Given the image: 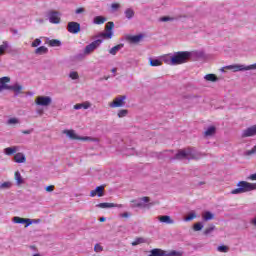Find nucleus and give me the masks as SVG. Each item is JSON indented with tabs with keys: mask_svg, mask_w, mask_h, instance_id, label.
Here are the masks:
<instances>
[{
	"mask_svg": "<svg viewBox=\"0 0 256 256\" xmlns=\"http://www.w3.org/2000/svg\"><path fill=\"white\" fill-rule=\"evenodd\" d=\"M201 55H203V53L198 51L175 52L174 54L163 56L162 61H164L166 65H183V63H187L191 57H201Z\"/></svg>",
	"mask_w": 256,
	"mask_h": 256,
	"instance_id": "f257e3e1",
	"label": "nucleus"
},
{
	"mask_svg": "<svg viewBox=\"0 0 256 256\" xmlns=\"http://www.w3.org/2000/svg\"><path fill=\"white\" fill-rule=\"evenodd\" d=\"M250 191H256V184L240 181L237 183V188L231 191V195H243V193H250Z\"/></svg>",
	"mask_w": 256,
	"mask_h": 256,
	"instance_id": "f03ea898",
	"label": "nucleus"
},
{
	"mask_svg": "<svg viewBox=\"0 0 256 256\" xmlns=\"http://www.w3.org/2000/svg\"><path fill=\"white\" fill-rule=\"evenodd\" d=\"M174 159L183 161V159H201V155L193 148H188L185 150H179L175 155Z\"/></svg>",
	"mask_w": 256,
	"mask_h": 256,
	"instance_id": "7ed1b4c3",
	"label": "nucleus"
},
{
	"mask_svg": "<svg viewBox=\"0 0 256 256\" xmlns=\"http://www.w3.org/2000/svg\"><path fill=\"white\" fill-rule=\"evenodd\" d=\"M62 133L74 141H92L93 143H99V138H93L89 136L81 137L75 133V130H63Z\"/></svg>",
	"mask_w": 256,
	"mask_h": 256,
	"instance_id": "20e7f679",
	"label": "nucleus"
},
{
	"mask_svg": "<svg viewBox=\"0 0 256 256\" xmlns=\"http://www.w3.org/2000/svg\"><path fill=\"white\" fill-rule=\"evenodd\" d=\"M225 69H229L230 71H233V73H237L239 71H253L256 69V63L249 66L244 64H232L225 66Z\"/></svg>",
	"mask_w": 256,
	"mask_h": 256,
	"instance_id": "39448f33",
	"label": "nucleus"
},
{
	"mask_svg": "<svg viewBox=\"0 0 256 256\" xmlns=\"http://www.w3.org/2000/svg\"><path fill=\"white\" fill-rule=\"evenodd\" d=\"M149 201L150 199L147 196L139 198L137 200H132V207H138L139 209H147L151 207V205H153V204H147L149 203Z\"/></svg>",
	"mask_w": 256,
	"mask_h": 256,
	"instance_id": "423d86ee",
	"label": "nucleus"
},
{
	"mask_svg": "<svg viewBox=\"0 0 256 256\" xmlns=\"http://www.w3.org/2000/svg\"><path fill=\"white\" fill-rule=\"evenodd\" d=\"M53 103L51 96H38L35 99V105L38 107H49Z\"/></svg>",
	"mask_w": 256,
	"mask_h": 256,
	"instance_id": "0eeeda50",
	"label": "nucleus"
},
{
	"mask_svg": "<svg viewBox=\"0 0 256 256\" xmlns=\"http://www.w3.org/2000/svg\"><path fill=\"white\" fill-rule=\"evenodd\" d=\"M127 100V96L120 95L113 99L112 102L109 103V107L111 109H117L119 107H125V101Z\"/></svg>",
	"mask_w": 256,
	"mask_h": 256,
	"instance_id": "6e6552de",
	"label": "nucleus"
},
{
	"mask_svg": "<svg viewBox=\"0 0 256 256\" xmlns=\"http://www.w3.org/2000/svg\"><path fill=\"white\" fill-rule=\"evenodd\" d=\"M101 43H103V40L98 39V40H95L92 43L88 44L84 48V55H91V53H93V51H95V49H98V47L101 46Z\"/></svg>",
	"mask_w": 256,
	"mask_h": 256,
	"instance_id": "1a4fd4ad",
	"label": "nucleus"
},
{
	"mask_svg": "<svg viewBox=\"0 0 256 256\" xmlns=\"http://www.w3.org/2000/svg\"><path fill=\"white\" fill-rule=\"evenodd\" d=\"M47 19L52 25H59L61 23V13L57 11H50L47 14Z\"/></svg>",
	"mask_w": 256,
	"mask_h": 256,
	"instance_id": "9d476101",
	"label": "nucleus"
},
{
	"mask_svg": "<svg viewBox=\"0 0 256 256\" xmlns=\"http://www.w3.org/2000/svg\"><path fill=\"white\" fill-rule=\"evenodd\" d=\"M114 27H115V23L108 22L105 26L106 32L100 33L99 37H102L103 39H112Z\"/></svg>",
	"mask_w": 256,
	"mask_h": 256,
	"instance_id": "9b49d317",
	"label": "nucleus"
},
{
	"mask_svg": "<svg viewBox=\"0 0 256 256\" xmlns=\"http://www.w3.org/2000/svg\"><path fill=\"white\" fill-rule=\"evenodd\" d=\"M247 137H256V124L244 129L241 133L242 139H247Z\"/></svg>",
	"mask_w": 256,
	"mask_h": 256,
	"instance_id": "f8f14e48",
	"label": "nucleus"
},
{
	"mask_svg": "<svg viewBox=\"0 0 256 256\" xmlns=\"http://www.w3.org/2000/svg\"><path fill=\"white\" fill-rule=\"evenodd\" d=\"M68 33H72V35H77L79 31H81V24L78 22H69L67 25Z\"/></svg>",
	"mask_w": 256,
	"mask_h": 256,
	"instance_id": "ddd939ff",
	"label": "nucleus"
},
{
	"mask_svg": "<svg viewBox=\"0 0 256 256\" xmlns=\"http://www.w3.org/2000/svg\"><path fill=\"white\" fill-rule=\"evenodd\" d=\"M13 223L25 224V227H29V225H33V220L29 218H21L19 216H15L13 218Z\"/></svg>",
	"mask_w": 256,
	"mask_h": 256,
	"instance_id": "4468645a",
	"label": "nucleus"
},
{
	"mask_svg": "<svg viewBox=\"0 0 256 256\" xmlns=\"http://www.w3.org/2000/svg\"><path fill=\"white\" fill-rule=\"evenodd\" d=\"M96 207H98L99 209H112L113 207H118L119 209H121L123 208V204L104 202V203L97 204Z\"/></svg>",
	"mask_w": 256,
	"mask_h": 256,
	"instance_id": "2eb2a0df",
	"label": "nucleus"
},
{
	"mask_svg": "<svg viewBox=\"0 0 256 256\" xmlns=\"http://www.w3.org/2000/svg\"><path fill=\"white\" fill-rule=\"evenodd\" d=\"M105 186H97L96 189L90 192V197H103Z\"/></svg>",
	"mask_w": 256,
	"mask_h": 256,
	"instance_id": "dca6fc26",
	"label": "nucleus"
},
{
	"mask_svg": "<svg viewBox=\"0 0 256 256\" xmlns=\"http://www.w3.org/2000/svg\"><path fill=\"white\" fill-rule=\"evenodd\" d=\"M8 91H14L16 95H21V93H23V85L15 83L11 86H8Z\"/></svg>",
	"mask_w": 256,
	"mask_h": 256,
	"instance_id": "f3484780",
	"label": "nucleus"
},
{
	"mask_svg": "<svg viewBox=\"0 0 256 256\" xmlns=\"http://www.w3.org/2000/svg\"><path fill=\"white\" fill-rule=\"evenodd\" d=\"M158 221L160 223H166V225H173L175 221L171 219V216L163 215V216H158Z\"/></svg>",
	"mask_w": 256,
	"mask_h": 256,
	"instance_id": "a211bd4d",
	"label": "nucleus"
},
{
	"mask_svg": "<svg viewBox=\"0 0 256 256\" xmlns=\"http://www.w3.org/2000/svg\"><path fill=\"white\" fill-rule=\"evenodd\" d=\"M14 179L16 181L17 187H21V185L25 183V179L23 178V176H21V172L19 171L15 172Z\"/></svg>",
	"mask_w": 256,
	"mask_h": 256,
	"instance_id": "6ab92c4d",
	"label": "nucleus"
},
{
	"mask_svg": "<svg viewBox=\"0 0 256 256\" xmlns=\"http://www.w3.org/2000/svg\"><path fill=\"white\" fill-rule=\"evenodd\" d=\"M15 163H26L27 158L25 157V154L18 152L14 156Z\"/></svg>",
	"mask_w": 256,
	"mask_h": 256,
	"instance_id": "aec40b11",
	"label": "nucleus"
},
{
	"mask_svg": "<svg viewBox=\"0 0 256 256\" xmlns=\"http://www.w3.org/2000/svg\"><path fill=\"white\" fill-rule=\"evenodd\" d=\"M74 109L77 111L79 109H91V102L85 101L83 103H79L74 105Z\"/></svg>",
	"mask_w": 256,
	"mask_h": 256,
	"instance_id": "412c9836",
	"label": "nucleus"
},
{
	"mask_svg": "<svg viewBox=\"0 0 256 256\" xmlns=\"http://www.w3.org/2000/svg\"><path fill=\"white\" fill-rule=\"evenodd\" d=\"M216 132H217V128H215V126H209L204 131V137H213V135H215Z\"/></svg>",
	"mask_w": 256,
	"mask_h": 256,
	"instance_id": "4be33fe9",
	"label": "nucleus"
},
{
	"mask_svg": "<svg viewBox=\"0 0 256 256\" xmlns=\"http://www.w3.org/2000/svg\"><path fill=\"white\" fill-rule=\"evenodd\" d=\"M13 187V182L5 181L0 183V191H9Z\"/></svg>",
	"mask_w": 256,
	"mask_h": 256,
	"instance_id": "5701e85b",
	"label": "nucleus"
},
{
	"mask_svg": "<svg viewBox=\"0 0 256 256\" xmlns=\"http://www.w3.org/2000/svg\"><path fill=\"white\" fill-rule=\"evenodd\" d=\"M19 151V146H12L4 149V153L8 156L15 155Z\"/></svg>",
	"mask_w": 256,
	"mask_h": 256,
	"instance_id": "b1692460",
	"label": "nucleus"
},
{
	"mask_svg": "<svg viewBox=\"0 0 256 256\" xmlns=\"http://www.w3.org/2000/svg\"><path fill=\"white\" fill-rule=\"evenodd\" d=\"M143 37V34L128 36V41H130V43H140L143 40Z\"/></svg>",
	"mask_w": 256,
	"mask_h": 256,
	"instance_id": "393cba45",
	"label": "nucleus"
},
{
	"mask_svg": "<svg viewBox=\"0 0 256 256\" xmlns=\"http://www.w3.org/2000/svg\"><path fill=\"white\" fill-rule=\"evenodd\" d=\"M148 256H165V251L159 248L152 249Z\"/></svg>",
	"mask_w": 256,
	"mask_h": 256,
	"instance_id": "a878e982",
	"label": "nucleus"
},
{
	"mask_svg": "<svg viewBox=\"0 0 256 256\" xmlns=\"http://www.w3.org/2000/svg\"><path fill=\"white\" fill-rule=\"evenodd\" d=\"M124 15H125L126 19L131 20L135 17V10H133V8H127L124 11Z\"/></svg>",
	"mask_w": 256,
	"mask_h": 256,
	"instance_id": "bb28decb",
	"label": "nucleus"
},
{
	"mask_svg": "<svg viewBox=\"0 0 256 256\" xmlns=\"http://www.w3.org/2000/svg\"><path fill=\"white\" fill-rule=\"evenodd\" d=\"M106 21L107 18H105L104 16H96L93 19L94 25H103V23H105Z\"/></svg>",
	"mask_w": 256,
	"mask_h": 256,
	"instance_id": "cd10ccee",
	"label": "nucleus"
},
{
	"mask_svg": "<svg viewBox=\"0 0 256 256\" xmlns=\"http://www.w3.org/2000/svg\"><path fill=\"white\" fill-rule=\"evenodd\" d=\"M49 53V49L45 46H40L35 50L36 55H47Z\"/></svg>",
	"mask_w": 256,
	"mask_h": 256,
	"instance_id": "c85d7f7f",
	"label": "nucleus"
},
{
	"mask_svg": "<svg viewBox=\"0 0 256 256\" xmlns=\"http://www.w3.org/2000/svg\"><path fill=\"white\" fill-rule=\"evenodd\" d=\"M149 62L151 67H161V65H163V61L160 59L149 58Z\"/></svg>",
	"mask_w": 256,
	"mask_h": 256,
	"instance_id": "c756f323",
	"label": "nucleus"
},
{
	"mask_svg": "<svg viewBox=\"0 0 256 256\" xmlns=\"http://www.w3.org/2000/svg\"><path fill=\"white\" fill-rule=\"evenodd\" d=\"M202 218L204 221H212V219H215V215L207 211L202 214Z\"/></svg>",
	"mask_w": 256,
	"mask_h": 256,
	"instance_id": "7c9ffc66",
	"label": "nucleus"
},
{
	"mask_svg": "<svg viewBox=\"0 0 256 256\" xmlns=\"http://www.w3.org/2000/svg\"><path fill=\"white\" fill-rule=\"evenodd\" d=\"M123 44H118L109 50L110 55H117L121 51Z\"/></svg>",
	"mask_w": 256,
	"mask_h": 256,
	"instance_id": "2f4dec72",
	"label": "nucleus"
},
{
	"mask_svg": "<svg viewBox=\"0 0 256 256\" xmlns=\"http://www.w3.org/2000/svg\"><path fill=\"white\" fill-rule=\"evenodd\" d=\"M11 82V78L9 77H2L0 78V86L1 87H11L9 84Z\"/></svg>",
	"mask_w": 256,
	"mask_h": 256,
	"instance_id": "473e14b6",
	"label": "nucleus"
},
{
	"mask_svg": "<svg viewBox=\"0 0 256 256\" xmlns=\"http://www.w3.org/2000/svg\"><path fill=\"white\" fill-rule=\"evenodd\" d=\"M9 47V42L3 41L2 44L0 45V56L5 55V52L7 51Z\"/></svg>",
	"mask_w": 256,
	"mask_h": 256,
	"instance_id": "72a5a7b5",
	"label": "nucleus"
},
{
	"mask_svg": "<svg viewBox=\"0 0 256 256\" xmlns=\"http://www.w3.org/2000/svg\"><path fill=\"white\" fill-rule=\"evenodd\" d=\"M205 81H210L211 83H215L217 81V76L215 74H207L204 76Z\"/></svg>",
	"mask_w": 256,
	"mask_h": 256,
	"instance_id": "f704fd0d",
	"label": "nucleus"
},
{
	"mask_svg": "<svg viewBox=\"0 0 256 256\" xmlns=\"http://www.w3.org/2000/svg\"><path fill=\"white\" fill-rule=\"evenodd\" d=\"M48 45L50 47H61V41L57 40V39H52L48 41Z\"/></svg>",
	"mask_w": 256,
	"mask_h": 256,
	"instance_id": "c9c22d12",
	"label": "nucleus"
},
{
	"mask_svg": "<svg viewBox=\"0 0 256 256\" xmlns=\"http://www.w3.org/2000/svg\"><path fill=\"white\" fill-rule=\"evenodd\" d=\"M158 21L160 23H167L169 21H175V18L171 17V16H162L158 19Z\"/></svg>",
	"mask_w": 256,
	"mask_h": 256,
	"instance_id": "e433bc0d",
	"label": "nucleus"
},
{
	"mask_svg": "<svg viewBox=\"0 0 256 256\" xmlns=\"http://www.w3.org/2000/svg\"><path fill=\"white\" fill-rule=\"evenodd\" d=\"M119 119H123V117H127L129 115V111L127 109L119 110L117 113Z\"/></svg>",
	"mask_w": 256,
	"mask_h": 256,
	"instance_id": "4c0bfd02",
	"label": "nucleus"
},
{
	"mask_svg": "<svg viewBox=\"0 0 256 256\" xmlns=\"http://www.w3.org/2000/svg\"><path fill=\"white\" fill-rule=\"evenodd\" d=\"M123 155H137V152L135 151V148H127L123 151Z\"/></svg>",
	"mask_w": 256,
	"mask_h": 256,
	"instance_id": "58836bf2",
	"label": "nucleus"
},
{
	"mask_svg": "<svg viewBox=\"0 0 256 256\" xmlns=\"http://www.w3.org/2000/svg\"><path fill=\"white\" fill-rule=\"evenodd\" d=\"M218 253H229V247L225 245H221L217 247Z\"/></svg>",
	"mask_w": 256,
	"mask_h": 256,
	"instance_id": "ea45409f",
	"label": "nucleus"
},
{
	"mask_svg": "<svg viewBox=\"0 0 256 256\" xmlns=\"http://www.w3.org/2000/svg\"><path fill=\"white\" fill-rule=\"evenodd\" d=\"M141 243H145V238H136L135 241L131 243V245L136 247V245H141Z\"/></svg>",
	"mask_w": 256,
	"mask_h": 256,
	"instance_id": "a19ab883",
	"label": "nucleus"
},
{
	"mask_svg": "<svg viewBox=\"0 0 256 256\" xmlns=\"http://www.w3.org/2000/svg\"><path fill=\"white\" fill-rule=\"evenodd\" d=\"M216 229L215 225H211L210 227L204 230V235H211L213 231Z\"/></svg>",
	"mask_w": 256,
	"mask_h": 256,
	"instance_id": "79ce46f5",
	"label": "nucleus"
},
{
	"mask_svg": "<svg viewBox=\"0 0 256 256\" xmlns=\"http://www.w3.org/2000/svg\"><path fill=\"white\" fill-rule=\"evenodd\" d=\"M69 78L72 79L73 81L79 79V73H77L76 71H71L69 73Z\"/></svg>",
	"mask_w": 256,
	"mask_h": 256,
	"instance_id": "37998d69",
	"label": "nucleus"
},
{
	"mask_svg": "<svg viewBox=\"0 0 256 256\" xmlns=\"http://www.w3.org/2000/svg\"><path fill=\"white\" fill-rule=\"evenodd\" d=\"M197 217V214H195V212H192L190 214H188L186 216V218L184 219V221H193V219H195Z\"/></svg>",
	"mask_w": 256,
	"mask_h": 256,
	"instance_id": "c03bdc74",
	"label": "nucleus"
},
{
	"mask_svg": "<svg viewBox=\"0 0 256 256\" xmlns=\"http://www.w3.org/2000/svg\"><path fill=\"white\" fill-rule=\"evenodd\" d=\"M193 229L194 231H201L203 229V224L201 222H198L194 224Z\"/></svg>",
	"mask_w": 256,
	"mask_h": 256,
	"instance_id": "a18cd8bd",
	"label": "nucleus"
},
{
	"mask_svg": "<svg viewBox=\"0 0 256 256\" xmlns=\"http://www.w3.org/2000/svg\"><path fill=\"white\" fill-rule=\"evenodd\" d=\"M42 41L40 40V38H36L32 43H31V47H39V45H41Z\"/></svg>",
	"mask_w": 256,
	"mask_h": 256,
	"instance_id": "49530a36",
	"label": "nucleus"
},
{
	"mask_svg": "<svg viewBox=\"0 0 256 256\" xmlns=\"http://www.w3.org/2000/svg\"><path fill=\"white\" fill-rule=\"evenodd\" d=\"M19 120L17 118H10L8 120V125H18Z\"/></svg>",
	"mask_w": 256,
	"mask_h": 256,
	"instance_id": "de8ad7c7",
	"label": "nucleus"
},
{
	"mask_svg": "<svg viewBox=\"0 0 256 256\" xmlns=\"http://www.w3.org/2000/svg\"><path fill=\"white\" fill-rule=\"evenodd\" d=\"M94 251L95 253H101V251H103V246H101V244H96L94 246Z\"/></svg>",
	"mask_w": 256,
	"mask_h": 256,
	"instance_id": "09e8293b",
	"label": "nucleus"
},
{
	"mask_svg": "<svg viewBox=\"0 0 256 256\" xmlns=\"http://www.w3.org/2000/svg\"><path fill=\"white\" fill-rule=\"evenodd\" d=\"M120 8H121V4H119V3H112L111 4L112 11H118V9H120Z\"/></svg>",
	"mask_w": 256,
	"mask_h": 256,
	"instance_id": "8fccbe9b",
	"label": "nucleus"
},
{
	"mask_svg": "<svg viewBox=\"0 0 256 256\" xmlns=\"http://www.w3.org/2000/svg\"><path fill=\"white\" fill-rule=\"evenodd\" d=\"M83 13H85V8H83V7L77 8L75 10L76 15H83Z\"/></svg>",
	"mask_w": 256,
	"mask_h": 256,
	"instance_id": "3c124183",
	"label": "nucleus"
},
{
	"mask_svg": "<svg viewBox=\"0 0 256 256\" xmlns=\"http://www.w3.org/2000/svg\"><path fill=\"white\" fill-rule=\"evenodd\" d=\"M169 255H171V256H183V253L180 252V251H175V250H173V251H171V252L169 253Z\"/></svg>",
	"mask_w": 256,
	"mask_h": 256,
	"instance_id": "603ef678",
	"label": "nucleus"
},
{
	"mask_svg": "<svg viewBox=\"0 0 256 256\" xmlns=\"http://www.w3.org/2000/svg\"><path fill=\"white\" fill-rule=\"evenodd\" d=\"M120 217H122V219H129V217H131V214L129 212H124L120 214Z\"/></svg>",
	"mask_w": 256,
	"mask_h": 256,
	"instance_id": "864d4df0",
	"label": "nucleus"
},
{
	"mask_svg": "<svg viewBox=\"0 0 256 256\" xmlns=\"http://www.w3.org/2000/svg\"><path fill=\"white\" fill-rule=\"evenodd\" d=\"M45 189H46V191H47L48 193H52V191H54V189H55V186L50 185V186H47Z\"/></svg>",
	"mask_w": 256,
	"mask_h": 256,
	"instance_id": "5fc2aeb1",
	"label": "nucleus"
},
{
	"mask_svg": "<svg viewBox=\"0 0 256 256\" xmlns=\"http://www.w3.org/2000/svg\"><path fill=\"white\" fill-rule=\"evenodd\" d=\"M248 179H249L250 181H256V173L251 174V175L248 177Z\"/></svg>",
	"mask_w": 256,
	"mask_h": 256,
	"instance_id": "6e6d98bb",
	"label": "nucleus"
},
{
	"mask_svg": "<svg viewBox=\"0 0 256 256\" xmlns=\"http://www.w3.org/2000/svg\"><path fill=\"white\" fill-rule=\"evenodd\" d=\"M250 225H253V227H256V216L250 220Z\"/></svg>",
	"mask_w": 256,
	"mask_h": 256,
	"instance_id": "4d7b16f0",
	"label": "nucleus"
},
{
	"mask_svg": "<svg viewBox=\"0 0 256 256\" xmlns=\"http://www.w3.org/2000/svg\"><path fill=\"white\" fill-rule=\"evenodd\" d=\"M22 133L24 135H31L32 131L31 130H24V131H22Z\"/></svg>",
	"mask_w": 256,
	"mask_h": 256,
	"instance_id": "13d9d810",
	"label": "nucleus"
},
{
	"mask_svg": "<svg viewBox=\"0 0 256 256\" xmlns=\"http://www.w3.org/2000/svg\"><path fill=\"white\" fill-rule=\"evenodd\" d=\"M8 88H9V86H1L0 85V92L4 91V89L8 91Z\"/></svg>",
	"mask_w": 256,
	"mask_h": 256,
	"instance_id": "bf43d9fd",
	"label": "nucleus"
},
{
	"mask_svg": "<svg viewBox=\"0 0 256 256\" xmlns=\"http://www.w3.org/2000/svg\"><path fill=\"white\" fill-rule=\"evenodd\" d=\"M32 223H41V220L40 219H35V220H32Z\"/></svg>",
	"mask_w": 256,
	"mask_h": 256,
	"instance_id": "052dcab7",
	"label": "nucleus"
},
{
	"mask_svg": "<svg viewBox=\"0 0 256 256\" xmlns=\"http://www.w3.org/2000/svg\"><path fill=\"white\" fill-rule=\"evenodd\" d=\"M156 155L158 159H161V155H163V152L157 153Z\"/></svg>",
	"mask_w": 256,
	"mask_h": 256,
	"instance_id": "680f3d73",
	"label": "nucleus"
},
{
	"mask_svg": "<svg viewBox=\"0 0 256 256\" xmlns=\"http://www.w3.org/2000/svg\"><path fill=\"white\" fill-rule=\"evenodd\" d=\"M38 115H43V110H37Z\"/></svg>",
	"mask_w": 256,
	"mask_h": 256,
	"instance_id": "e2e57ef3",
	"label": "nucleus"
},
{
	"mask_svg": "<svg viewBox=\"0 0 256 256\" xmlns=\"http://www.w3.org/2000/svg\"><path fill=\"white\" fill-rule=\"evenodd\" d=\"M103 221H105V217L100 218V222L103 223Z\"/></svg>",
	"mask_w": 256,
	"mask_h": 256,
	"instance_id": "0e129e2a",
	"label": "nucleus"
},
{
	"mask_svg": "<svg viewBox=\"0 0 256 256\" xmlns=\"http://www.w3.org/2000/svg\"><path fill=\"white\" fill-rule=\"evenodd\" d=\"M37 21H38V23H44L45 22L43 19H39Z\"/></svg>",
	"mask_w": 256,
	"mask_h": 256,
	"instance_id": "69168bd1",
	"label": "nucleus"
},
{
	"mask_svg": "<svg viewBox=\"0 0 256 256\" xmlns=\"http://www.w3.org/2000/svg\"><path fill=\"white\" fill-rule=\"evenodd\" d=\"M112 73H117V68H113Z\"/></svg>",
	"mask_w": 256,
	"mask_h": 256,
	"instance_id": "338daca9",
	"label": "nucleus"
},
{
	"mask_svg": "<svg viewBox=\"0 0 256 256\" xmlns=\"http://www.w3.org/2000/svg\"><path fill=\"white\" fill-rule=\"evenodd\" d=\"M32 256H41V254H33Z\"/></svg>",
	"mask_w": 256,
	"mask_h": 256,
	"instance_id": "774afa93",
	"label": "nucleus"
}]
</instances>
